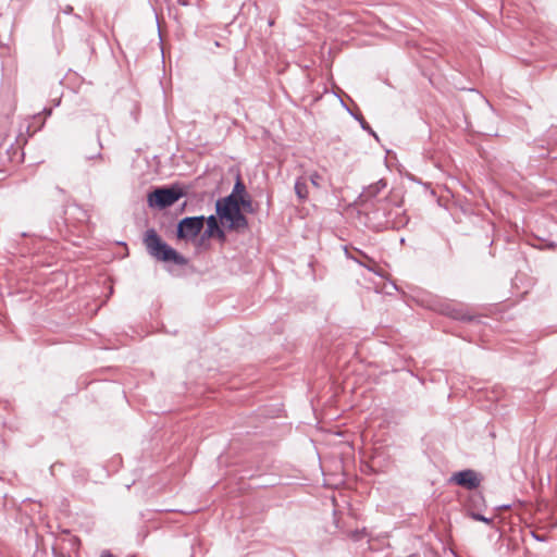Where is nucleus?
I'll return each mask as SVG.
<instances>
[{"label": "nucleus", "mask_w": 557, "mask_h": 557, "mask_svg": "<svg viewBox=\"0 0 557 557\" xmlns=\"http://www.w3.org/2000/svg\"><path fill=\"white\" fill-rule=\"evenodd\" d=\"M73 11V8L71 5H67L64 10L65 13H71Z\"/></svg>", "instance_id": "21"}, {"label": "nucleus", "mask_w": 557, "mask_h": 557, "mask_svg": "<svg viewBox=\"0 0 557 557\" xmlns=\"http://www.w3.org/2000/svg\"><path fill=\"white\" fill-rule=\"evenodd\" d=\"M386 186L387 184L385 180H379L377 182L364 188L360 197L363 198L367 203L371 205L372 202L377 200L376 198L379 194L381 193V190L386 188Z\"/></svg>", "instance_id": "8"}, {"label": "nucleus", "mask_w": 557, "mask_h": 557, "mask_svg": "<svg viewBox=\"0 0 557 557\" xmlns=\"http://www.w3.org/2000/svg\"><path fill=\"white\" fill-rule=\"evenodd\" d=\"M548 247H550V248H555V247H557V244L549 243V244H548Z\"/></svg>", "instance_id": "24"}, {"label": "nucleus", "mask_w": 557, "mask_h": 557, "mask_svg": "<svg viewBox=\"0 0 557 557\" xmlns=\"http://www.w3.org/2000/svg\"><path fill=\"white\" fill-rule=\"evenodd\" d=\"M97 151L96 153H91V151H84V156L87 160H103V154L101 153L102 143L100 139V129H97Z\"/></svg>", "instance_id": "12"}, {"label": "nucleus", "mask_w": 557, "mask_h": 557, "mask_svg": "<svg viewBox=\"0 0 557 557\" xmlns=\"http://www.w3.org/2000/svg\"><path fill=\"white\" fill-rule=\"evenodd\" d=\"M449 482L455 483L458 486L467 488L469 491L476 490L480 486L481 479L472 469H466L458 472H455Z\"/></svg>", "instance_id": "7"}, {"label": "nucleus", "mask_w": 557, "mask_h": 557, "mask_svg": "<svg viewBox=\"0 0 557 557\" xmlns=\"http://www.w3.org/2000/svg\"><path fill=\"white\" fill-rule=\"evenodd\" d=\"M213 237L218 238L220 242H225L226 240L225 231L219 225L213 234Z\"/></svg>", "instance_id": "17"}, {"label": "nucleus", "mask_w": 557, "mask_h": 557, "mask_svg": "<svg viewBox=\"0 0 557 557\" xmlns=\"http://www.w3.org/2000/svg\"><path fill=\"white\" fill-rule=\"evenodd\" d=\"M185 195L186 193L180 184H171L169 186L156 187L148 193L147 202L150 208L163 210L173 206Z\"/></svg>", "instance_id": "4"}, {"label": "nucleus", "mask_w": 557, "mask_h": 557, "mask_svg": "<svg viewBox=\"0 0 557 557\" xmlns=\"http://www.w3.org/2000/svg\"><path fill=\"white\" fill-rule=\"evenodd\" d=\"M205 223H207V228L200 235V242H205L206 239L213 238V234L218 226L220 225V220L216 214H211L208 218L205 216Z\"/></svg>", "instance_id": "9"}, {"label": "nucleus", "mask_w": 557, "mask_h": 557, "mask_svg": "<svg viewBox=\"0 0 557 557\" xmlns=\"http://www.w3.org/2000/svg\"><path fill=\"white\" fill-rule=\"evenodd\" d=\"M483 500V496L479 493V494H475L471 497L470 502L472 505H474L475 503L478 502H481Z\"/></svg>", "instance_id": "18"}, {"label": "nucleus", "mask_w": 557, "mask_h": 557, "mask_svg": "<svg viewBox=\"0 0 557 557\" xmlns=\"http://www.w3.org/2000/svg\"><path fill=\"white\" fill-rule=\"evenodd\" d=\"M237 203H239L240 210L246 211L247 213H255L256 209L252 205V199L249 195H244V197L238 198Z\"/></svg>", "instance_id": "13"}, {"label": "nucleus", "mask_w": 557, "mask_h": 557, "mask_svg": "<svg viewBox=\"0 0 557 557\" xmlns=\"http://www.w3.org/2000/svg\"><path fill=\"white\" fill-rule=\"evenodd\" d=\"M358 262H359L361 265H363L364 268H367L368 270H370V271H372V270H373L370 265L364 264V263H362V262H360V261H358Z\"/></svg>", "instance_id": "22"}, {"label": "nucleus", "mask_w": 557, "mask_h": 557, "mask_svg": "<svg viewBox=\"0 0 557 557\" xmlns=\"http://www.w3.org/2000/svg\"><path fill=\"white\" fill-rule=\"evenodd\" d=\"M215 214L220 223L231 232H243L248 228V219L233 197L219 198L215 201Z\"/></svg>", "instance_id": "3"}, {"label": "nucleus", "mask_w": 557, "mask_h": 557, "mask_svg": "<svg viewBox=\"0 0 557 557\" xmlns=\"http://www.w3.org/2000/svg\"><path fill=\"white\" fill-rule=\"evenodd\" d=\"M321 178H322L321 175L317 172L310 174V176H309L311 184L317 188H320V186H321L320 185Z\"/></svg>", "instance_id": "16"}, {"label": "nucleus", "mask_w": 557, "mask_h": 557, "mask_svg": "<svg viewBox=\"0 0 557 557\" xmlns=\"http://www.w3.org/2000/svg\"><path fill=\"white\" fill-rule=\"evenodd\" d=\"M205 224V215L185 216L176 225V238L180 240H193L201 234Z\"/></svg>", "instance_id": "5"}, {"label": "nucleus", "mask_w": 557, "mask_h": 557, "mask_svg": "<svg viewBox=\"0 0 557 557\" xmlns=\"http://www.w3.org/2000/svg\"><path fill=\"white\" fill-rule=\"evenodd\" d=\"M469 517L472 518L473 520L475 521H481V522H484L486 524H493V518H487L485 516H483L482 513L480 512H475L473 510H470L468 512Z\"/></svg>", "instance_id": "15"}, {"label": "nucleus", "mask_w": 557, "mask_h": 557, "mask_svg": "<svg viewBox=\"0 0 557 557\" xmlns=\"http://www.w3.org/2000/svg\"><path fill=\"white\" fill-rule=\"evenodd\" d=\"M101 557H114L110 552H103Z\"/></svg>", "instance_id": "20"}, {"label": "nucleus", "mask_w": 557, "mask_h": 557, "mask_svg": "<svg viewBox=\"0 0 557 557\" xmlns=\"http://www.w3.org/2000/svg\"><path fill=\"white\" fill-rule=\"evenodd\" d=\"M343 107L346 108L348 110V112L350 113L351 111L347 108V104L343 102Z\"/></svg>", "instance_id": "26"}, {"label": "nucleus", "mask_w": 557, "mask_h": 557, "mask_svg": "<svg viewBox=\"0 0 557 557\" xmlns=\"http://www.w3.org/2000/svg\"><path fill=\"white\" fill-rule=\"evenodd\" d=\"M367 209V221L373 230L381 232L399 226L400 222L397 221L399 210L394 208L386 198L375 200L368 205Z\"/></svg>", "instance_id": "1"}, {"label": "nucleus", "mask_w": 557, "mask_h": 557, "mask_svg": "<svg viewBox=\"0 0 557 557\" xmlns=\"http://www.w3.org/2000/svg\"><path fill=\"white\" fill-rule=\"evenodd\" d=\"M350 114L357 120L359 121L360 123V126L362 129L367 131L369 134H371L372 136H374L376 139H377V135L375 134V132L371 128V126L368 124V122L363 119V116L358 113V114H355L352 112H350Z\"/></svg>", "instance_id": "14"}, {"label": "nucleus", "mask_w": 557, "mask_h": 557, "mask_svg": "<svg viewBox=\"0 0 557 557\" xmlns=\"http://www.w3.org/2000/svg\"><path fill=\"white\" fill-rule=\"evenodd\" d=\"M294 189L299 202H305L308 199L309 190L306 177H298L295 182Z\"/></svg>", "instance_id": "10"}, {"label": "nucleus", "mask_w": 557, "mask_h": 557, "mask_svg": "<svg viewBox=\"0 0 557 557\" xmlns=\"http://www.w3.org/2000/svg\"><path fill=\"white\" fill-rule=\"evenodd\" d=\"M44 113H45L46 115H51V113H52V109H51V108H49V109L45 108V109H44Z\"/></svg>", "instance_id": "19"}, {"label": "nucleus", "mask_w": 557, "mask_h": 557, "mask_svg": "<svg viewBox=\"0 0 557 557\" xmlns=\"http://www.w3.org/2000/svg\"><path fill=\"white\" fill-rule=\"evenodd\" d=\"M500 509H509L510 508V505H503L499 507Z\"/></svg>", "instance_id": "23"}, {"label": "nucleus", "mask_w": 557, "mask_h": 557, "mask_svg": "<svg viewBox=\"0 0 557 557\" xmlns=\"http://www.w3.org/2000/svg\"><path fill=\"white\" fill-rule=\"evenodd\" d=\"M440 312L454 320L462 322L479 321V317L471 314L462 305L444 302L440 305Z\"/></svg>", "instance_id": "6"}, {"label": "nucleus", "mask_w": 557, "mask_h": 557, "mask_svg": "<svg viewBox=\"0 0 557 557\" xmlns=\"http://www.w3.org/2000/svg\"><path fill=\"white\" fill-rule=\"evenodd\" d=\"M147 252L158 261L169 262L176 265H186L187 258L168 245L154 228H148L143 238Z\"/></svg>", "instance_id": "2"}, {"label": "nucleus", "mask_w": 557, "mask_h": 557, "mask_svg": "<svg viewBox=\"0 0 557 557\" xmlns=\"http://www.w3.org/2000/svg\"><path fill=\"white\" fill-rule=\"evenodd\" d=\"M244 195H248L246 193V186H245L244 182L242 181L240 176L237 175V178H236V182L234 184L233 190L226 197H233L234 200H238V198L244 197Z\"/></svg>", "instance_id": "11"}, {"label": "nucleus", "mask_w": 557, "mask_h": 557, "mask_svg": "<svg viewBox=\"0 0 557 557\" xmlns=\"http://www.w3.org/2000/svg\"><path fill=\"white\" fill-rule=\"evenodd\" d=\"M343 107L346 108L348 110V112L350 113L351 111L347 108V104L343 102Z\"/></svg>", "instance_id": "25"}]
</instances>
